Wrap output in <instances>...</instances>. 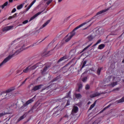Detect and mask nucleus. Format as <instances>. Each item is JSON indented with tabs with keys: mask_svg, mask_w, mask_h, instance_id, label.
I'll return each instance as SVG.
<instances>
[{
	"mask_svg": "<svg viewBox=\"0 0 124 124\" xmlns=\"http://www.w3.org/2000/svg\"><path fill=\"white\" fill-rule=\"evenodd\" d=\"M19 44L20 48L19 49L15 52V53L12 55H10L6 58H5L3 61L0 64V68H1L3 65H4L12 57L15 55H16L18 54L21 52L24 49L23 47L24 46V41H20Z\"/></svg>",
	"mask_w": 124,
	"mask_h": 124,
	"instance_id": "nucleus-1",
	"label": "nucleus"
},
{
	"mask_svg": "<svg viewBox=\"0 0 124 124\" xmlns=\"http://www.w3.org/2000/svg\"><path fill=\"white\" fill-rule=\"evenodd\" d=\"M86 23H84L78 26H77L76 27L73 31L72 32L70 33V36L71 38H72L74 36L75 34V32H74V31L77 29H78L80 27H82L83 25H85Z\"/></svg>",
	"mask_w": 124,
	"mask_h": 124,
	"instance_id": "nucleus-2",
	"label": "nucleus"
},
{
	"mask_svg": "<svg viewBox=\"0 0 124 124\" xmlns=\"http://www.w3.org/2000/svg\"><path fill=\"white\" fill-rule=\"evenodd\" d=\"M36 97V95L33 98H32L31 99L27 101L26 103L24 104L23 106L21 107V108H24L25 107H26L29 104L32 102L34 101V98Z\"/></svg>",
	"mask_w": 124,
	"mask_h": 124,
	"instance_id": "nucleus-3",
	"label": "nucleus"
},
{
	"mask_svg": "<svg viewBox=\"0 0 124 124\" xmlns=\"http://www.w3.org/2000/svg\"><path fill=\"white\" fill-rule=\"evenodd\" d=\"M119 5V2L117 1H116L114 3L113 5L107 8H109V10L114 9L118 7Z\"/></svg>",
	"mask_w": 124,
	"mask_h": 124,
	"instance_id": "nucleus-4",
	"label": "nucleus"
},
{
	"mask_svg": "<svg viewBox=\"0 0 124 124\" xmlns=\"http://www.w3.org/2000/svg\"><path fill=\"white\" fill-rule=\"evenodd\" d=\"M14 90V89H11L6 91V93L7 94L6 97L8 99L11 97L12 95L11 92Z\"/></svg>",
	"mask_w": 124,
	"mask_h": 124,
	"instance_id": "nucleus-5",
	"label": "nucleus"
},
{
	"mask_svg": "<svg viewBox=\"0 0 124 124\" xmlns=\"http://www.w3.org/2000/svg\"><path fill=\"white\" fill-rule=\"evenodd\" d=\"M43 86V85H35L32 89L31 91H35L38 90L41 88V87Z\"/></svg>",
	"mask_w": 124,
	"mask_h": 124,
	"instance_id": "nucleus-6",
	"label": "nucleus"
},
{
	"mask_svg": "<svg viewBox=\"0 0 124 124\" xmlns=\"http://www.w3.org/2000/svg\"><path fill=\"white\" fill-rule=\"evenodd\" d=\"M13 27L14 26L13 25L7 26L2 29V31L3 32H6L11 30Z\"/></svg>",
	"mask_w": 124,
	"mask_h": 124,
	"instance_id": "nucleus-7",
	"label": "nucleus"
},
{
	"mask_svg": "<svg viewBox=\"0 0 124 124\" xmlns=\"http://www.w3.org/2000/svg\"><path fill=\"white\" fill-rule=\"evenodd\" d=\"M33 69H34L33 66L31 67L30 66H29L23 70V72L24 73H27Z\"/></svg>",
	"mask_w": 124,
	"mask_h": 124,
	"instance_id": "nucleus-8",
	"label": "nucleus"
},
{
	"mask_svg": "<svg viewBox=\"0 0 124 124\" xmlns=\"http://www.w3.org/2000/svg\"><path fill=\"white\" fill-rule=\"evenodd\" d=\"M115 78V77L111 76H109L106 79V82L107 83H108L110 81H113Z\"/></svg>",
	"mask_w": 124,
	"mask_h": 124,
	"instance_id": "nucleus-9",
	"label": "nucleus"
},
{
	"mask_svg": "<svg viewBox=\"0 0 124 124\" xmlns=\"http://www.w3.org/2000/svg\"><path fill=\"white\" fill-rule=\"evenodd\" d=\"M44 10L45 9H44L43 10L41 11V12H39L36 14H35V15H34V16H32L31 18L29 20V21H31V20H32L33 19H34L38 15L41 14L42 13L44 12Z\"/></svg>",
	"mask_w": 124,
	"mask_h": 124,
	"instance_id": "nucleus-10",
	"label": "nucleus"
},
{
	"mask_svg": "<svg viewBox=\"0 0 124 124\" xmlns=\"http://www.w3.org/2000/svg\"><path fill=\"white\" fill-rule=\"evenodd\" d=\"M50 66H46L44 68L43 70H41V73L42 74L44 75L46 74V71L47 69Z\"/></svg>",
	"mask_w": 124,
	"mask_h": 124,
	"instance_id": "nucleus-11",
	"label": "nucleus"
},
{
	"mask_svg": "<svg viewBox=\"0 0 124 124\" xmlns=\"http://www.w3.org/2000/svg\"><path fill=\"white\" fill-rule=\"evenodd\" d=\"M108 10H109V9L107 8V9L101 10L97 13L96 14V16L99 15H100L101 14L106 12Z\"/></svg>",
	"mask_w": 124,
	"mask_h": 124,
	"instance_id": "nucleus-12",
	"label": "nucleus"
},
{
	"mask_svg": "<svg viewBox=\"0 0 124 124\" xmlns=\"http://www.w3.org/2000/svg\"><path fill=\"white\" fill-rule=\"evenodd\" d=\"M78 108L77 106H74L72 110V113L73 115H74V113H77L78 111Z\"/></svg>",
	"mask_w": 124,
	"mask_h": 124,
	"instance_id": "nucleus-13",
	"label": "nucleus"
},
{
	"mask_svg": "<svg viewBox=\"0 0 124 124\" xmlns=\"http://www.w3.org/2000/svg\"><path fill=\"white\" fill-rule=\"evenodd\" d=\"M43 66V64L41 63L40 62H38L34 66H33V68L34 69H35L37 67H39V68H40L41 67H42Z\"/></svg>",
	"mask_w": 124,
	"mask_h": 124,
	"instance_id": "nucleus-14",
	"label": "nucleus"
},
{
	"mask_svg": "<svg viewBox=\"0 0 124 124\" xmlns=\"http://www.w3.org/2000/svg\"><path fill=\"white\" fill-rule=\"evenodd\" d=\"M93 43H90L88 41L85 44V45L89 44L88 45L84 48L83 50L81 52H82L85 51V50L87 49L89 47H90L92 44Z\"/></svg>",
	"mask_w": 124,
	"mask_h": 124,
	"instance_id": "nucleus-15",
	"label": "nucleus"
},
{
	"mask_svg": "<svg viewBox=\"0 0 124 124\" xmlns=\"http://www.w3.org/2000/svg\"><path fill=\"white\" fill-rule=\"evenodd\" d=\"M8 2L6 1L5 2L3 5L0 6V13L1 12V10L3 9H4V7L7 6L8 4Z\"/></svg>",
	"mask_w": 124,
	"mask_h": 124,
	"instance_id": "nucleus-16",
	"label": "nucleus"
},
{
	"mask_svg": "<svg viewBox=\"0 0 124 124\" xmlns=\"http://www.w3.org/2000/svg\"><path fill=\"white\" fill-rule=\"evenodd\" d=\"M27 114V113H24L23 115L21 116L18 120L17 122L23 119L26 116Z\"/></svg>",
	"mask_w": 124,
	"mask_h": 124,
	"instance_id": "nucleus-17",
	"label": "nucleus"
},
{
	"mask_svg": "<svg viewBox=\"0 0 124 124\" xmlns=\"http://www.w3.org/2000/svg\"><path fill=\"white\" fill-rule=\"evenodd\" d=\"M50 20H49L47 21L45 23L42 25V26H41L40 28V29H42L44 27H45L46 25H47L48 24L49 22H50Z\"/></svg>",
	"mask_w": 124,
	"mask_h": 124,
	"instance_id": "nucleus-18",
	"label": "nucleus"
},
{
	"mask_svg": "<svg viewBox=\"0 0 124 124\" xmlns=\"http://www.w3.org/2000/svg\"><path fill=\"white\" fill-rule=\"evenodd\" d=\"M101 93H96L90 95V97L93 98L99 95Z\"/></svg>",
	"mask_w": 124,
	"mask_h": 124,
	"instance_id": "nucleus-19",
	"label": "nucleus"
},
{
	"mask_svg": "<svg viewBox=\"0 0 124 124\" xmlns=\"http://www.w3.org/2000/svg\"><path fill=\"white\" fill-rule=\"evenodd\" d=\"M117 112V111L116 110H113L111 112V114L112 116H115Z\"/></svg>",
	"mask_w": 124,
	"mask_h": 124,
	"instance_id": "nucleus-20",
	"label": "nucleus"
},
{
	"mask_svg": "<svg viewBox=\"0 0 124 124\" xmlns=\"http://www.w3.org/2000/svg\"><path fill=\"white\" fill-rule=\"evenodd\" d=\"M67 57L66 56H64L61 58L58 61V63L60 62L61 61L65 59H67Z\"/></svg>",
	"mask_w": 124,
	"mask_h": 124,
	"instance_id": "nucleus-21",
	"label": "nucleus"
},
{
	"mask_svg": "<svg viewBox=\"0 0 124 124\" xmlns=\"http://www.w3.org/2000/svg\"><path fill=\"white\" fill-rule=\"evenodd\" d=\"M6 95L7 94L6 92L2 93L1 94H0V97H1V96L3 97V98H2L3 99L6 98Z\"/></svg>",
	"mask_w": 124,
	"mask_h": 124,
	"instance_id": "nucleus-22",
	"label": "nucleus"
},
{
	"mask_svg": "<svg viewBox=\"0 0 124 124\" xmlns=\"http://www.w3.org/2000/svg\"><path fill=\"white\" fill-rule=\"evenodd\" d=\"M75 96L76 98L77 99H79L80 98L82 97V95L80 93H76L75 94Z\"/></svg>",
	"mask_w": 124,
	"mask_h": 124,
	"instance_id": "nucleus-23",
	"label": "nucleus"
},
{
	"mask_svg": "<svg viewBox=\"0 0 124 124\" xmlns=\"http://www.w3.org/2000/svg\"><path fill=\"white\" fill-rule=\"evenodd\" d=\"M105 46V45L104 44H101L99 45L98 48L99 49H101L104 47Z\"/></svg>",
	"mask_w": 124,
	"mask_h": 124,
	"instance_id": "nucleus-24",
	"label": "nucleus"
},
{
	"mask_svg": "<svg viewBox=\"0 0 124 124\" xmlns=\"http://www.w3.org/2000/svg\"><path fill=\"white\" fill-rule=\"evenodd\" d=\"M116 102L118 103L124 102V97H122L121 99L116 101Z\"/></svg>",
	"mask_w": 124,
	"mask_h": 124,
	"instance_id": "nucleus-25",
	"label": "nucleus"
},
{
	"mask_svg": "<svg viewBox=\"0 0 124 124\" xmlns=\"http://www.w3.org/2000/svg\"><path fill=\"white\" fill-rule=\"evenodd\" d=\"M24 3L23 4H21L20 5H19L17 7V9L18 10H19L22 8L23 6L24 5Z\"/></svg>",
	"mask_w": 124,
	"mask_h": 124,
	"instance_id": "nucleus-26",
	"label": "nucleus"
},
{
	"mask_svg": "<svg viewBox=\"0 0 124 124\" xmlns=\"http://www.w3.org/2000/svg\"><path fill=\"white\" fill-rule=\"evenodd\" d=\"M99 32L100 34H102L104 32V29L102 28L99 29Z\"/></svg>",
	"mask_w": 124,
	"mask_h": 124,
	"instance_id": "nucleus-27",
	"label": "nucleus"
},
{
	"mask_svg": "<svg viewBox=\"0 0 124 124\" xmlns=\"http://www.w3.org/2000/svg\"><path fill=\"white\" fill-rule=\"evenodd\" d=\"M117 82H115L112 83L110 85V86L112 87H113L115 85H117Z\"/></svg>",
	"mask_w": 124,
	"mask_h": 124,
	"instance_id": "nucleus-28",
	"label": "nucleus"
},
{
	"mask_svg": "<svg viewBox=\"0 0 124 124\" xmlns=\"http://www.w3.org/2000/svg\"><path fill=\"white\" fill-rule=\"evenodd\" d=\"M23 69V68H22L21 69L18 70L17 71V73H20V75L21 74L23 73V72L22 71Z\"/></svg>",
	"mask_w": 124,
	"mask_h": 124,
	"instance_id": "nucleus-29",
	"label": "nucleus"
},
{
	"mask_svg": "<svg viewBox=\"0 0 124 124\" xmlns=\"http://www.w3.org/2000/svg\"><path fill=\"white\" fill-rule=\"evenodd\" d=\"M87 38L89 41L92 40L93 38V36L91 35L89 36Z\"/></svg>",
	"mask_w": 124,
	"mask_h": 124,
	"instance_id": "nucleus-30",
	"label": "nucleus"
},
{
	"mask_svg": "<svg viewBox=\"0 0 124 124\" xmlns=\"http://www.w3.org/2000/svg\"><path fill=\"white\" fill-rule=\"evenodd\" d=\"M95 102L93 104H92L91 106L89 109V110H91L95 106Z\"/></svg>",
	"mask_w": 124,
	"mask_h": 124,
	"instance_id": "nucleus-31",
	"label": "nucleus"
},
{
	"mask_svg": "<svg viewBox=\"0 0 124 124\" xmlns=\"http://www.w3.org/2000/svg\"><path fill=\"white\" fill-rule=\"evenodd\" d=\"M34 4L32 2H31V4L29 6V7L27 8L26 9V11H28L30 8L31 7L32 5Z\"/></svg>",
	"mask_w": 124,
	"mask_h": 124,
	"instance_id": "nucleus-32",
	"label": "nucleus"
},
{
	"mask_svg": "<svg viewBox=\"0 0 124 124\" xmlns=\"http://www.w3.org/2000/svg\"><path fill=\"white\" fill-rule=\"evenodd\" d=\"M101 39H99V40L94 45L92 46V47H93L95 46H96V45H97L98 44L100 43L101 41Z\"/></svg>",
	"mask_w": 124,
	"mask_h": 124,
	"instance_id": "nucleus-33",
	"label": "nucleus"
},
{
	"mask_svg": "<svg viewBox=\"0 0 124 124\" xmlns=\"http://www.w3.org/2000/svg\"><path fill=\"white\" fill-rule=\"evenodd\" d=\"M68 66V65H65L64 67L63 68V69H66V71H67L69 69V68H66V67H67Z\"/></svg>",
	"mask_w": 124,
	"mask_h": 124,
	"instance_id": "nucleus-34",
	"label": "nucleus"
},
{
	"mask_svg": "<svg viewBox=\"0 0 124 124\" xmlns=\"http://www.w3.org/2000/svg\"><path fill=\"white\" fill-rule=\"evenodd\" d=\"M7 113H5L4 112H3L0 113V118L2 116H3L5 115L6 114H7Z\"/></svg>",
	"mask_w": 124,
	"mask_h": 124,
	"instance_id": "nucleus-35",
	"label": "nucleus"
},
{
	"mask_svg": "<svg viewBox=\"0 0 124 124\" xmlns=\"http://www.w3.org/2000/svg\"><path fill=\"white\" fill-rule=\"evenodd\" d=\"M87 62V61H85L83 62L82 66L81 67V69L83 68L85 66V65L86 64Z\"/></svg>",
	"mask_w": 124,
	"mask_h": 124,
	"instance_id": "nucleus-36",
	"label": "nucleus"
},
{
	"mask_svg": "<svg viewBox=\"0 0 124 124\" xmlns=\"http://www.w3.org/2000/svg\"><path fill=\"white\" fill-rule=\"evenodd\" d=\"M17 14L16 13H15L14 15L12 16H10L8 18L9 19H11L15 17L16 16V15Z\"/></svg>",
	"mask_w": 124,
	"mask_h": 124,
	"instance_id": "nucleus-37",
	"label": "nucleus"
},
{
	"mask_svg": "<svg viewBox=\"0 0 124 124\" xmlns=\"http://www.w3.org/2000/svg\"><path fill=\"white\" fill-rule=\"evenodd\" d=\"M101 69V68H99L97 70V74L98 75H99L100 74V72Z\"/></svg>",
	"mask_w": 124,
	"mask_h": 124,
	"instance_id": "nucleus-38",
	"label": "nucleus"
},
{
	"mask_svg": "<svg viewBox=\"0 0 124 124\" xmlns=\"http://www.w3.org/2000/svg\"><path fill=\"white\" fill-rule=\"evenodd\" d=\"M46 38H45L44 39H43V40L42 41H40V42H39V43L38 44H37V43H34V44H33L32 45H31L32 46H36V45H38L40 43H41V42H42Z\"/></svg>",
	"mask_w": 124,
	"mask_h": 124,
	"instance_id": "nucleus-39",
	"label": "nucleus"
},
{
	"mask_svg": "<svg viewBox=\"0 0 124 124\" xmlns=\"http://www.w3.org/2000/svg\"><path fill=\"white\" fill-rule=\"evenodd\" d=\"M71 38H72L70 36L65 40V42H68L69 41L70 39Z\"/></svg>",
	"mask_w": 124,
	"mask_h": 124,
	"instance_id": "nucleus-40",
	"label": "nucleus"
},
{
	"mask_svg": "<svg viewBox=\"0 0 124 124\" xmlns=\"http://www.w3.org/2000/svg\"><path fill=\"white\" fill-rule=\"evenodd\" d=\"M87 77H85L84 78L82 79V81L84 82H85L87 80Z\"/></svg>",
	"mask_w": 124,
	"mask_h": 124,
	"instance_id": "nucleus-41",
	"label": "nucleus"
},
{
	"mask_svg": "<svg viewBox=\"0 0 124 124\" xmlns=\"http://www.w3.org/2000/svg\"><path fill=\"white\" fill-rule=\"evenodd\" d=\"M111 105L110 104L109 105L107 106L105 108H103V110H102V111H103L104 110H105L106 109L108 108H109V107H110V106Z\"/></svg>",
	"mask_w": 124,
	"mask_h": 124,
	"instance_id": "nucleus-42",
	"label": "nucleus"
},
{
	"mask_svg": "<svg viewBox=\"0 0 124 124\" xmlns=\"http://www.w3.org/2000/svg\"><path fill=\"white\" fill-rule=\"evenodd\" d=\"M70 94H71V91H70L68 93H67V97H70Z\"/></svg>",
	"mask_w": 124,
	"mask_h": 124,
	"instance_id": "nucleus-43",
	"label": "nucleus"
},
{
	"mask_svg": "<svg viewBox=\"0 0 124 124\" xmlns=\"http://www.w3.org/2000/svg\"><path fill=\"white\" fill-rule=\"evenodd\" d=\"M90 88V86L88 85H86L85 86V89L86 90H88Z\"/></svg>",
	"mask_w": 124,
	"mask_h": 124,
	"instance_id": "nucleus-44",
	"label": "nucleus"
},
{
	"mask_svg": "<svg viewBox=\"0 0 124 124\" xmlns=\"http://www.w3.org/2000/svg\"><path fill=\"white\" fill-rule=\"evenodd\" d=\"M29 79V78H26V79L25 80L23 81L22 83V84L20 85V86H21V85H22L23 84H24V83H25V81H26L28 79Z\"/></svg>",
	"mask_w": 124,
	"mask_h": 124,
	"instance_id": "nucleus-45",
	"label": "nucleus"
},
{
	"mask_svg": "<svg viewBox=\"0 0 124 124\" xmlns=\"http://www.w3.org/2000/svg\"><path fill=\"white\" fill-rule=\"evenodd\" d=\"M82 86H82V84H80L79 85V86H78V89H79V90L80 89H81L82 88Z\"/></svg>",
	"mask_w": 124,
	"mask_h": 124,
	"instance_id": "nucleus-46",
	"label": "nucleus"
},
{
	"mask_svg": "<svg viewBox=\"0 0 124 124\" xmlns=\"http://www.w3.org/2000/svg\"><path fill=\"white\" fill-rule=\"evenodd\" d=\"M52 0H49L47 2L46 4L47 5H48L52 2Z\"/></svg>",
	"mask_w": 124,
	"mask_h": 124,
	"instance_id": "nucleus-47",
	"label": "nucleus"
},
{
	"mask_svg": "<svg viewBox=\"0 0 124 124\" xmlns=\"http://www.w3.org/2000/svg\"><path fill=\"white\" fill-rule=\"evenodd\" d=\"M28 21L27 20H25V21H24L23 22V24H25L26 23H28Z\"/></svg>",
	"mask_w": 124,
	"mask_h": 124,
	"instance_id": "nucleus-48",
	"label": "nucleus"
},
{
	"mask_svg": "<svg viewBox=\"0 0 124 124\" xmlns=\"http://www.w3.org/2000/svg\"><path fill=\"white\" fill-rule=\"evenodd\" d=\"M16 10L15 8H14L12 11L11 13H13L16 11Z\"/></svg>",
	"mask_w": 124,
	"mask_h": 124,
	"instance_id": "nucleus-49",
	"label": "nucleus"
},
{
	"mask_svg": "<svg viewBox=\"0 0 124 124\" xmlns=\"http://www.w3.org/2000/svg\"><path fill=\"white\" fill-rule=\"evenodd\" d=\"M48 54V53H47V52H44L43 53V55H46V54Z\"/></svg>",
	"mask_w": 124,
	"mask_h": 124,
	"instance_id": "nucleus-50",
	"label": "nucleus"
},
{
	"mask_svg": "<svg viewBox=\"0 0 124 124\" xmlns=\"http://www.w3.org/2000/svg\"><path fill=\"white\" fill-rule=\"evenodd\" d=\"M70 105V102L69 101H68L66 105V106H68Z\"/></svg>",
	"mask_w": 124,
	"mask_h": 124,
	"instance_id": "nucleus-51",
	"label": "nucleus"
},
{
	"mask_svg": "<svg viewBox=\"0 0 124 124\" xmlns=\"http://www.w3.org/2000/svg\"><path fill=\"white\" fill-rule=\"evenodd\" d=\"M120 88H117L115 89L114 90H115L119 91V90Z\"/></svg>",
	"mask_w": 124,
	"mask_h": 124,
	"instance_id": "nucleus-52",
	"label": "nucleus"
},
{
	"mask_svg": "<svg viewBox=\"0 0 124 124\" xmlns=\"http://www.w3.org/2000/svg\"><path fill=\"white\" fill-rule=\"evenodd\" d=\"M24 64L23 63H22L21 65H20L19 66V67L20 68H21L22 67V66Z\"/></svg>",
	"mask_w": 124,
	"mask_h": 124,
	"instance_id": "nucleus-53",
	"label": "nucleus"
},
{
	"mask_svg": "<svg viewBox=\"0 0 124 124\" xmlns=\"http://www.w3.org/2000/svg\"><path fill=\"white\" fill-rule=\"evenodd\" d=\"M13 1V0H9V2H11Z\"/></svg>",
	"mask_w": 124,
	"mask_h": 124,
	"instance_id": "nucleus-54",
	"label": "nucleus"
},
{
	"mask_svg": "<svg viewBox=\"0 0 124 124\" xmlns=\"http://www.w3.org/2000/svg\"><path fill=\"white\" fill-rule=\"evenodd\" d=\"M36 0H34L32 2L34 4L36 1Z\"/></svg>",
	"mask_w": 124,
	"mask_h": 124,
	"instance_id": "nucleus-55",
	"label": "nucleus"
},
{
	"mask_svg": "<svg viewBox=\"0 0 124 124\" xmlns=\"http://www.w3.org/2000/svg\"><path fill=\"white\" fill-rule=\"evenodd\" d=\"M45 88H43L42 89V90H41V91L42 92V91L43 90H45Z\"/></svg>",
	"mask_w": 124,
	"mask_h": 124,
	"instance_id": "nucleus-56",
	"label": "nucleus"
},
{
	"mask_svg": "<svg viewBox=\"0 0 124 124\" xmlns=\"http://www.w3.org/2000/svg\"><path fill=\"white\" fill-rule=\"evenodd\" d=\"M62 0H58V1L59 2H61V1H62Z\"/></svg>",
	"mask_w": 124,
	"mask_h": 124,
	"instance_id": "nucleus-57",
	"label": "nucleus"
},
{
	"mask_svg": "<svg viewBox=\"0 0 124 124\" xmlns=\"http://www.w3.org/2000/svg\"><path fill=\"white\" fill-rule=\"evenodd\" d=\"M91 25V24H90V25H89V26H88L87 27H86V28H85V29H87L88 27H89V26H90Z\"/></svg>",
	"mask_w": 124,
	"mask_h": 124,
	"instance_id": "nucleus-58",
	"label": "nucleus"
},
{
	"mask_svg": "<svg viewBox=\"0 0 124 124\" xmlns=\"http://www.w3.org/2000/svg\"><path fill=\"white\" fill-rule=\"evenodd\" d=\"M65 117H68V116L67 115H65Z\"/></svg>",
	"mask_w": 124,
	"mask_h": 124,
	"instance_id": "nucleus-59",
	"label": "nucleus"
},
{
	"mask_svg": "<svg viewBox=\"0 0 124 124\" xmlns=\"http://www.w3.org/2000/svg\"><path fill=\"white\" fill-rule=\"evenodd\" d=\"M73 51H74L75 52L76 51V50L75 49Z\"/></svg>",
	"mask_w": 124,
	"mask_h": 124,
	"instance_id": "nucleus-60",
	"label": "nucleus"
},
{
	"mask_svg": "<svg viewBox=\"0 0 124 124\" xmlns=\"http://www.w3.org/2000/svg\"><path fill=\"white\" fill-rule=\"evenodd\" d=\"M112 34V35H114L115 34Z\"/></svg>",
	"mask_w": 124,
	"mask_h": 124,
	"instance_id": "nucleus-61",
	"label": "nucleus"
},
{
	"mask_svg": "<svg viewBox=\"0 0 124 124\" xmlns=\"http://www.w3.org/2000/svg\"><path fill=\"white\" fill-rule=\"evenodd\" d=\"M84 74V73H83V74H82V76Z\"/></svg>",
	"mask_w": 124,
	"mask_h": 124,
	"instance_id": "nucleus-62",
	"label": "nucleus"
},
{
	"mask_svg": "<svg viewBox=\"0 0 124 124\" xmlns=\"http://www.w3.org/2000/svg\"><path fill=\"white\" fill-rule=\"evenodd\" d=\"M27 5H26L25 6V7H27Z\"/></svg>",
	"mask_w": 124,
	"mask_h": 124,
	"instance_id": "nucleus-63",
	"label": "nucleus"
},
{
	"mask_svg": "<svg viewBox=\"0 0 124 124\" xmlns=\"http://www.w3.org/2000/svg\"><path fill=\"white\" fill-rule=\"evenodd\" d=\"M46 12H45V13H46Z\"/></svg>",
	"mask_w": 124,
	"mask_h": 124,
	"instance_id": "nucleus-64",
	"label": "nucleus"
}]
</instances>
